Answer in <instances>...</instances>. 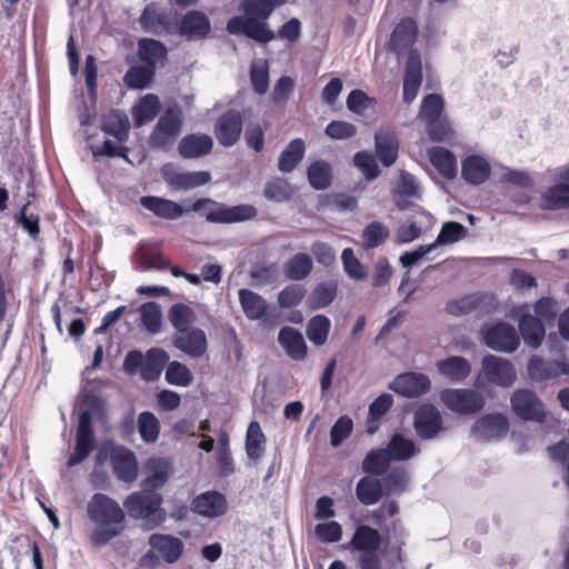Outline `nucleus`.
I'll return each mask as SVG.
<instances>
[{
  "label": "nucleus",
  "instance_id": "46",
  "mask_svg": "<svg viewBox=\"0 0 569 569\" xmlns=\"http://www.w3.org/2000/svg\"><path fill=\"white\" fill-rule=\"evenodd\" d=\"M266 436L262 432L260 423L251 421L246 435V452L251 460H259L264 451Z\"/></svg>",
  "mask_w": 569,
  "mask_h": 569
},
{
  "label": "nucleus",
  "instance_id": "24",
  "mask_svg": "<svg viewBox=\"0 0 569 569\" xmlns=\"http://www.w3.org/2000/svg\"><path fill=\"white\" fill-rule=\"evenodd\" d=\"M148 542L167 563L177 562L184 549L181 539L168 533H152Z\"/></svg>",
  "mask_w": 569,
  "mask_h": 569
},
{
  "label": "nucleus",
  "instance_id": "1",
  "mask_svg": "<svg viewBox=\"0 0 569 569\" xmlns=\"http://www.w3.org/2000/svg\"><path fill=\"white\" fill-rule=\"evenodd\" d=\"M139 202L144 209L166 220H177L189 211H193L204 217L208 222L229 224L252 220L258 213L251 204L228 207L210 198L197 199L189 209H183L173 200L157 196H143Z\"/></svg>",
  "mask_w": 569,
  "mask_h": 569
},
{
  "label": "nucleus",
  "instance_id": "41",
  "mask_svg": "<svg viewBox=\"0 0 569 569\" xmlns=\"http://www.w3.org/2000/svg\"><path fill=\"white\" fill-rule=\"evenodd\" d=\"M160 108L158 96L148 93L142 97L132 111L136 126L140 127L152 121L159 113Z\"/></svg>",
  "mask_w": 569,
  "mask_h": 569
},
{
  "label": "nucleus",
  "instance_id": "7",
  "mask_svg": "<svg viewBox=\"0 0 569 569\" xmlns=\"http://www.w3.org/2000/svg\"><path fill=\"white\" fill-rule=\"evenodd\" d=\"M96 448V436L92 425V415L89 410L80 412L76 429V445L69 456L67 466L72 468L83 462Z\"/></svg>",
  "mask_w": 569,
  "mask_h": 569
},
{
  "label": "nucleus",
  "instance_id": "33",
  "mask_svg": "<svg viewBox=\"0 0 569 569\" xmlns=\"http://www.w3.org/2000/svg\"><path fill=\"white\" fill-rule=\"evenodd\" d=\"M169 361L168 352L162 348H150L143 356L141 378L144 381H156Z\"/></svg>",
  "mask_w": 569,
  "mask_h": 569
},
{
  "label": "nucleus",
  "instance_id": "6",
  "mask_svg": "<svg viewBox=\"0 0 569 569\" xmlns=\"http://www.w3.org/2000/svg\"><path fill=\"white\" fill-rule=\"evenodd\" d=\"M181 127L182 114L180 109H166L149 137L150 146L158 149H169L180 133Z\"/></svg>",
  "mask_w": 569,
  "mask_h": 569
},
{
  "label": "nucleus",
  "instance_id": "17",
  "mask_svg": "<svg viewBox=\"0 0 569 569\" xmlns=\"http://www.w3.org/2000/svg\"><path fill=\"white\" fill-rule=\"evenodd\" d=\"M509 430V421L501 413H489L476 420L471 428L472 435L483 441L501 439Z\"/></svg>",
  "mask_w": 569,
  "mask_h": 569
},
{
  "label": "nucleus",
  "instance_id": "20",
  "mask_svg": "<svg viewBox=\"0 0 569 569\" xmlns=\"http://www.w3.org/2000/svg\"><path fill=\"white\" fill-rule=\"evenodd\" d=\"M529 377L538 382H543L560 376L569 375V359L563 361L545 360L532 356L528 362Z\"/></svg>",
  "mask_w": 569,
  "mask_h": 569
},
{
  "label": "nucleus",
  "instance_id": "14",
  "mask_svg": "<svg viewBox=\"0 0 569 569\" xmlns=\"http://www.w3.org/2000/svg\"><path fill=\"white\" fill-rule=\"evenodd\" d=\"M485 343L497 351L512 352L519 346V337L515 328L506 322H497L483 335Z\"/></svg>",
  "mask_w": 569,
  "mask_h": 569
},
{
  "label": "nucleus",
  "instance_id": "44",
  "mask_svg": "<svg viewBox=\"0 0 569 569\" xmlns=\"http://www.w3.org/2000/svg\"><path fill=\"white\" fill-rule=\"evenodd\" d=\"M386 541L385 545H391V552L398 561H402V549L406 545V537L408 535L400 518L390 521V526L385 528Z\"/></svg>",
  "mask_w": 569,
  "mask_h": 569
},
{
  "label": "nucleus",
  "instance_id": "52",
  "mask_svg": "<svg viewBox=\"0 0 569 569\" xmlns=\"http://www.w3.org/2000/svg\"><path fill=\"white\" fill-rule=\"evenodd\" d=\"M338 286L335 281L320 282L309 296L311 309H321L329 306L337 296Z\"/></svg>",
  "mask_w": 569,
  "mask_h": 569
},
{
  "label": "nucleus",
  "instance_id": "62",
  "mask_svg": "<svg viewBox=\"0 0 569 569\" xmlns=\"http://www.w3.org/2000/svg\"><path fill=\"white\" fill-rule=\"evenodd\" d=\"M241 9L248 19L266 22L276 8L267 0H243Z\"/></svg>",
  "mask_w": 569,
  "mask_h": 569
},
{
  "label": "nucleus",
  "instance_id": "9",
  "mask_svg": "<svg viewBox=\"0 0 569 569\" xmlns=\"http://www.w3.org/2000/svg\"><path fill=\"white\" fill-rule=\"evenodd\" d=\"M141 28L149 33L160 36L174 34L177 21L170 11L159 8L154 2L148 3L139 17Z\"/></svg>",
  "mask_w": 569,
  "mask_h": 569
},
{
  "label": "nucleus",
  "instance_id": "12",
  "mask_svg": "<svg viewBox=\"0 0 569 569\" xmlns=\"http://www.w3.org/2000/svg\"><path fill=\"white\" fill-rule=\"evenodd\" d=\"M227 30L231 34H244L260 43H268L274 39V32L267 22L248 17L236 16L227 23Z\"/></svg>",
  "mask_w": 569,
  "mask_h": 569
},
{
  "label": "nucleus",
  "instance_id": "57",
  "mask_svg": "<svg viewBox=\"0 0 569 569\" xmlns=\"http://www.w3.org/2000/svg\"><path fill=\"white\" fill-rule=\"evenodd\" d=\"M166 381L172 386L188 387L193 381V376L186 365L177 360L168 361Z\"/></svg>",
  "mask_w": 569,
  "mask_h": 569
},
{
  "label": "nucleus",
  "instance_id": "54",
  "mask_svg": "<svg viewBox=\"0 0 569 569\" xmlns=\"http://www.w3.org/2000/svg\"><path fill=\"white\" fill-rule=\"evenodd\" d=\"M308 180L310 186L317 190L327 189L331 183V168L322 160L312 162L308 170Z\"/></svg>",
  "mask_w": 569,
  "mask_h": 569
},
{
  "label": "nucleus",
  "instance_id": "10",
  "mask_svg": "<svg viewBox=\"0 0 569 569\" xmlns=\"http://www.w3.org/2000/svg\"><path fill=\"white\" fill-rule=\"evenodd\" d=\"M513 413L523 421L542 422L546 411L538 396L528 389H517L510 397Z\"/></svg>",
  "mask_w": 569,
  "mask_h": 569
},
{
  "label": "nucleus",
  "instance_id": "25",
  "mask_svg": "<svg viewBox=\"0 0 569 569\" xmlns=\"http://www.w3.org/2000/svg\"><path fill=\"white\" fill-rule=\"evenodd\" d=\"M137 56L143 66L157 71L158 64L163 66L168 59V49L159 40L141 38L138 40Z\"/></svg>",
  "mask_w": 569,
  "mask_h": 569
},
{
  "label": "nucleus",
  "instance_id": "48",
  "mask_svg": "<svg viewBox=\"0 0 569 569\" xmlns=\"http://www.w3.org/2000/svg\"><path fill=\"white\" fill-rule=\"evenodd\" d=\"M284 274L290 280H302L312 271V260L307 253H296L283 266Z\"/></svg>",
  "mask_w": 569,
  "mask_h": 569
},
{
  "label": "nucleus",
  "instance_id": "61",
  "mask_svg": "<svg viewBox=\"0 0 569 569\" xmlns=\"http://www.w3.org/2000/svg\"><path fill=\"white\" fill-rule=\"evenodd\" d=\"M445 102L440 94L429 93L421 102L420 114L427 123L437 122L443 111Z\"/></svg>",
  "mask_w": 569,
  "mask_h": 569
},
{
  "label": "nucleus",
  "instance_id": "23",
  "mask_svg": "<svg viewBox=\"0 0 569 569\" xmlns=\"http://www.w3.org/2000/svg\"><path fill=\"white\" fill-rule=\"evenodd\" d=\"M211 30L209 18L202 11L190 10L177 22L176 33L189 40L204 39Z\"/></svg>",
  "mask_w": 569,
  "mask_h": 569
},
{
  "label": "nucleus",
  "instance_id": "8",
  "mask_svg": "<svg viewBox=\"0 0 569 569\" xmlns=\"http://www.w3.org/2000/svg\"><path fill=\"white\" fill-rule=\"evenodd\" d=\"M440 400L451 411L460 415L479 412L485 407V399L473 389H445Z\"/></svg>",
  "mask_w": 569,
  "mask_h": 569
},
{
  "label": "nucleus",
  "instance_id": "63",
  "mask_svg": "<svg viewBox=\"0 0 569 569\" xmlns=\"http://www.w3.org/2000/svg\"><path fill=\"white\" fill-rule=\"evenodd\" d=\"M547 450L549 458L563 467V482L569 490V441L560 440Z\"/></svg>",
  "mask_w": 569,
  "mask_h": 569
},
{
  "label": "nucleus",
  "instance_id": "60",
  "mask_svg": "<svg viewBox=\"0 0 569 569\" xmlns=\"http://www.w3.org/2000/svg\"><path fill=\"white\" fill-rule=\"evenodd\" d=\"M148 469L149 475L143 481L142 489L157 491L169 479L167 467L160 460H152L148 463Z\"/></svg>",
  "mask_w": 569,
  "mask_h": 569
},
{
  "label": "nucleus",
  "instance_id": "53",
  "mask_svg": "<svg viewBox=\"0 0 569 569\" xmlns=\"http://www.w3.org/2000/svg\"><path fill=\"white\" fill-rule=\"evenodd\" d=\"M331 322L328 317L317 315L307 325L306 333L308 339L316 346H322L328 339Z\"/></svg>",
  "mask_w": 569,
  "mask_h": 569
},
{
  "label": "nucleus",
  "instance_id": "22",
  "mask_svg": "<svg viewBox=\"0 0 569 569\" xmlns=\"http://www.w3.org/2000/svg\"><path fill=\"white\" fill-rule=\"evenodd\" d=\"M430 379L425 373L406 372L399 375L390 385L396 393L413 398L427 393L430 389Z\"/></svg>",
  "mask_w": 569,
  "mask_h": 569
},
{
  "label": "nucleus",
  "instance_id": "38",
  "mask_svg": "<svg viewBox=\"0 0 569 569\" xmlns=\"http://www.w3.org/2000/svg\"><path fill=\"white\" fill-rule=\"evenodd\" d=\"M306 144L301 138L292 139L278 159V169L283 173L292 172L305 157Z\"/></svg>",
  "mask_w": 569,
  "mask_h": 569
},
{
  "label": "nucleus",
  "instance_id": "13",
  "mask_svg": "<svg viewBox=\"0 0 569 569\" xmlns=\"http://www.w3.org/2000/svg\"><path fill=\"white\" fill-rule=\"evenodd\" d=\"M481 365L483 377L497 386L509 387L517 378L513 365L507 359L488 355L483 357Z\"/></svg>",
  "mask_w": 569,
  "mask_h": 569
},
{
  "label": "nucleus",
  "instance_id": "55",
  "mask_svg": "<svg viewBox=\"0 0 569 569\" xmlns=\"http://www.w3.org/2000/svg\"><path fill=\"white\" fill-rule=\"evenodd\" d=\"M380 481L383 485L385 496H399L407 489L408 477L403 468H393L386 472Z\"/></svg>",
  "mask_w": 569,
  "mask_h": 569
},
{
  "label": "nucleus",
  "instance_id": "34",
  "mask_svg": "<svg viewBox=\"0 0 569 569\" xmlns=\"http://www.w3.org/2000/svg\"><path fill=\"white\" fill-rule=\"evenodd\" d=\"M278 340L291 359L303 360L307 357V345L297 329L292 327L281 328Z\"/></svg>",
  "mask_w": 569,
  "mask_h": 569
},
{
  "label": "nucleus",
  "instance_id": "40",
  "mask_svg": "<svg viewBox=\"0 0 569 569\" xmlns=\"http://www.w3.org/2000/svg\"><path fill=\"white\" fill-rule=\"evenodd\" d=\"M393 398L389 393H382L377 397L370 405L366 421L368 435H373L380 427V419L391 409Z\"/></svg>",
  "mask_w": 569,
  "mask_h": 569
},
{
  "label": "nucleus",
  "instance_id": "18",
  "mask_svg": "<svg viewBox=\"0 0 569 569\" xmlns=\"http://www.w3.org/2000/svg\"><path fill=\"white\" fill-rule=\"evenodd\" d=\"M242 117L239 112L228 110L222 113L214 124V136L223 147L236 144L242 132Z\"/></svg>",
  "mask_w": 569,
  "mask_h": 569
},
{
  "label": "nucleus",
  "instance_id": "50",
  "mask_svg": "<svg viewBox=\"0 0 569 569\" xmlns=\"http://www.w3.org/2000/svg\"><path fill=\"white\" fill-rule=\"evenodd\" d=\"M400 507L397 500L385 501L381 506L369 513V519L381 529L385 535V528L390 526V521L399 518Z\"/></svg>",
  "mask_w": 569,
  "mask_h": 569
},
{
  "label": "nucleus",
  "instance_id": "2",
  "mask_svg": "<svg viewBox=\"0 0 569 569\" xmlns=\"http://www.w3.org/2000/svg\"><path fill=\"white\" fill-rule=\"evenodd\" d=\"M86 511L89 520L96 526L91 541L97 547L107 545L120 536L126 528L124 509L106 493H93L87 503Z\"/></svg>",
  "mask_w": 569,
  "mask_h": 569
},
{
  "label": "nucleus",
  "instance_id": "28",
  "mask_svg": "<svg viewBox=\"0 0 569 569\" xmlns=\"http://www.w3.org/2000/svg\"><path fill=\"white\" fill-rule=\"evenodd\" d=\"M422 82V69L420 58L416 52H411L405 68L403 76V101L411 103L419 91Z\"/></svg>",
  "mask_w": 569,
  "mask_h": 569
},
{
  "label": "nucleus",
  "instance_id": "3",
  "mask_svg": "<svg viewBox=\"0 0 569 569\" xmlns=\"http://www.w3.org/2000/svg\"><path fill=\"white\" fill-rule=\"evenodd\" d=\"M163 497L154 490L141 489L129 493L123 500V509L130 519L141 522L144 531L159 528L167 520Z\"/></svg>",
  "mask_w": 569,
  "mask_h": 569
},
{
  "label": "nucleus",
  "instance_id": "30",
  "mask_svg": "<svg viewBox=\"0 0 569 569\" xmlns=\"http://www.w3.org/2000/svg\"><path fill=\"white\" fill-rule=\"evenodd\" d=\"M213 147L212 138L204 133H191L184 136L178 146L182 158L194 159L211 152Z\"/></svg>",
  "mask_w": 569,
  "mask_h": 569
},
{
  "label": "nucleus",
  "instance_id": "31",
  "mask_svg": "<svg viewBox=\"0 0 569 569\" xmlns=\"http://www.w3.org/2000/svg\"><path fill=\"white\" fill-rule=\"evenodd\" d=\"M239 302L249 320H261L267 317L269 305L259 293L242 288L238 291Z\"/></svg>",
  "mask_w": 569,
  "mask_h": 569
},
{
  "label": "nucleus",
  "instance_id": "45",
  "mask_svg": "<svg viewBox=\"0 0 569 569\" xmlns=\"http://www.w3.org/2000/svg\"><path fill=\"white\" fill-rule=\"evenodd\" d=\"M156 72V70L143 64L132 66L127 70L122 80L127 88L141 90L150 87Z\"/></svg>",
  "mask_w": 569,
  "mask_h": 569
},
{
  "label": "nucleus",
  "instance_id": "42",
  "mask_svg": "<svg viewBox=\"0 0 569 569\" xmlns=\"http://www.w3.org/2000/svg\"><path fill=\"white\" fill-rule=\"evenodd\" d=\"M386 450L392 461L409 460L419 451L415 442L403 437L401 433H395L391 437Z\"/></svg>",
  "mask_w": 569,
  "mask_h": 569
},
{
  "label": "nucleus",
  "instance_id": "64",
  "mask_svg": "<svg viewBox=\"0 0 569 569\" xmlns=\"http://www.w3.org/2000/svg\"><path fill=\"white\" fill-rule=\"evenodd\" d=\"M250 81L254 92L263 94L269 88V66L267 60H259L251 66Z\"/></svg>",
  "mask_w": 569,
  "mask_h": 569
},
{
  "label": "nucleus",
  "instance_id": "5",
  "mask_svg": "<svg viewBox=\"0 0 569 569\" xmlns=\"http://www.w3.org/2000/svg\"><path fill=\"white\" fill-rule=\"evenodd\" d=\"M107 458L118 480L131 483L137 479L139 466L132 450L122 445L103 446L97 455V462L102 463Z\"/></svg>",
  "mask_w": 569,
  "mask_h": 569
},
{
  "label": "nucleus",
  "instance_id": "39",
  "mask_svg": "<svg viewBox=\"0 0 569 569\" xmlns=\"http://www.w3.org/2000/svg\"><path fill=\"white\" fill-rule=\"evenodd\" d=\"M519 330L525 343L531 348H538L545 337V326L531 315H522L519 319Z\"/></svg>",
  "mask_w": 569,
  "mask_h": 569
},
{
  "label": "nucleus",
  "instance_id": "37",
  "mask_svg": "<svg viewBox=\"0 0 569 569\" xmlns=\"http://www.w3.org/2000/svg\"><path fill=\"white\" fill-rule=\"evenodd\" d=\"M431 164L446 179H453L457 174L456 156L445 147H432L428 151Z\"/></svg>",
  "mask_w": 569,
  "mask_h": 569
},
{
  "label": "nucleus",
  "instance_id": "16",
  "mask_svg": "<svg viewBox=\"0 0 569 569\" xmlns=\"http://www.w3.org/2000/svg\"><path fill=\"white\" fill-rule=\"evenodd\" d=\"M492 307L493 296L486 292H475L450 300L446 305V311L449 315L460 317L473 311L489 312Z\"/></svg>",
  "mask_w": 569,
  "mask_h": 569
},
{
  "label": "nucleus",
  "instance_id": "56",
  "mask_svg": "<svg viewBox=\"0 0 569 569\" xmlns=\"http://www.w3.org/2000/svg\"><path fill=\"white\" fill-rule=\"evenodd\" d=\"M142 326L150 333H158L161 329V310L160 306L154 302L142 303L139 308Z\"/></svg>",
  "mask_w": 569,
  "mask_h": 569
},
{
  "label": "nucleus",
  "instance_id": "58",
  "mask_svg": "<svg viewBox=\"0 0 569 569\" xmlns=\"http://www.w3.org/2000/svg\"><path fill=\"white\" fill-rule=\"evenodd\" d=\"M389 229L382 222H370L362 231L363 246L366 249L377 248L389 238Z\"/></svg>",
  "mask_w": 569,
  "mask_h": 569
},
{
  "label": "nucleus",
  "instance_id": "59",
  "mask_svg": "<svg viewBox=\"0 0 569 569\" xmlns=\"http://www.w3.org/2000/svg\"><path fill=\"white\" fill-rule=\"evenodd\" d=\"M292 189L289 182L283 178L270 179L263 189V196L274 202L287 201L291 198Z\"/></svg>",
  "mask_w": 569,
  "mask_h": 569
},
{
  "label": "nucleus",
  "instance_id": "15",
  "mask_svg": "<svg viewBox=\"0 0 569 569\" xmlns=\"http://www.w3.org/2000/svg\"><path fill=\"white\" fill-rule=\"evenodd\" d=\"M413 427L420 439H433L442 430L441 415L433 405H421L415 412Z\"/></svg>",
  "mask_w": 569,
  "mask_h": 569
},
{
  "label": "nucleus",
  "instance_id": "11",
  "mask_svg": "<svg viewBox=\"0 0 569 569\" xmlns=\"http://www.w3.org/2000/svg\"><path fill=\"white\" fill-rule=\"evenodd\" d=\"M161 176L173 191H188L204 186L211 180L208 171H181L171 163L161 168Z\"/></svg>",
  "mask_w": 569,
  "mask_h": 569
},
{
  "label": "nucleus",
  "instance_id": "26",
  "mask_svg": "<svg viewBox=\"0 0 569 569\" xmlns=\"http://www.w3.org/2000/svg\"><path fill=\"white\" fill-rule=\"evenodd\" d=\"M417 33L418 26L412 18L407 17L401 19L390 36V50L397 54H401L413 44Z\"/></svg>",
  "mask_w": 569,
  "mask_h": 569
},
{
  "label": "nucleus",
  "instance_id": "4",
  "mask_svg": "<svg viewBox=\"0 0 569 569\" xmlns=\"http://www.w3.org/2000/svg\"><path fill=\"white\" fill-rule=\"evenodd\" d=\"M386 533L369 525H358L351 539L343 546L351 552H357L359 569H381L380 549L385 545Z\"/></svg>",
  "mask_w": 569,
  "mask_h": 569
},
{
  "label": "nucleus",
  "instance_id": "21",
  "mask_svg": "<svg viewBox=\"0 0 569 569\" xmlns=\"http://www.w3.org/2000/svg\"><path fill=\"white\" fill-rule=\"evenodd\" d=\"M226 497L216 490H209L194 497L191 501V510L206 518H218L227 512Z\"/></svg>",
  "mask_w": 569,
  "mask_h": 569
},
{
  "label": "nucleus",
  "instance_id": "29",
  "mask_svg": "<svg viewBox=\"0 0 569 569\" xmlns=\"http://www.w3.org/2000/svg\"><path fill=\"white\" fill-rule=\"evenodd\" d=\"M491 174L490 163L481 156H467L461 163V177L469 184L486 182Z\"/></svg>",
  "mask_w": 569,
  "mask_h": 569
},
{
  "label": "nucleus",
  "instance_id": "32",
  "mask_svg": "<svg viewBox=\"0 0 569 569\" xmlns=\"http://www.w3.org/2000/svg\"><path fill=\"white\" fill-rule=\"evenodd\" d=\"M439 373L451 382H462L471 373V363L463 357L450 356L437 362Z\"/></svg>",
  "mask_w": 569,
  "mask_h": 569
},
{
  "label": "nucleus",
  "instance_id": "27",
  "mask_svg": "<svg viewBox=\"0 0 569 569\" xmlns=\"http://www.w3.org/2000/svg\"><path fill=\"white\" fill-rule=\"evenodd\" d=\"M399 139L390 130H380L375 134L376 154L383 167H391L398 159Z\"/></svg>",
  "mask_w": 569,
  "mask_h": 569
},
{
  "label": "nucleus",
  "instance_id": "47",
  "mask_svg": "<svg viewBox=\"0 0 569 569\" xmlns=\"http://www.w3.org/2000/svg\"><path fill=\"white\" fill-rule=\"evenodd\" d=\"M541 208L560 210L569 208V188L561 183L549 187L541 197Z\"/></svg>",
  "mask_w": 569,
  "mask_h": 569
},
{
  "label": "nucleus",
  "instance_id": "43",
  "mask_svg": "<svg viewBox=\"0 0 569 569\" xmlns=\"http://www.w3.org/2000/svg\"><path fill=\"white\" fill-rule=\"evenodd\" d=\"M391 461L386 448L372 449L362 460V470L369 476H383Z\"/></svg>",
  "mask_w": 569,
  "mask_h": 569
},
{
  "label": "nucleus",
  "instance_id": "51",
  "mask_svg": "<svg viewBox=\"0 0 569 569\" xmlns=\"http://www.w3.org/2000/svg\"><path fill=\"white\" fill-rule=\"evenodd\" d=\"M168 319L176 332L191 329L196 319L194 311L184 303H174L168 311Z\"/></svg>",
  "mask_w": 569,
  "mask_h": 569
},
{
  "label": "nucleus",
  "instance_id": "19",
  "mask_svg": "<svg viewBox=\"0 0 569 569\" xmlns=\"http://www.w3.org/2000/svg\"><path fill=\"white\" fill-rule=\"evenodd\" d=\"M172 346L191 358H200L208 349L207 336L200 328L174 332Z\"/></svg>",
  "mask_w": 569,
  "mask_h": 569
},
{
  "label": "nucleus",
  "instance_id": "36",
  "mask_svg": "<svg viewBox=\"0 0 569 569\" xmlns=\"http://www.w3.org/2000/svg\"><path fill=\"white\" fill-rule=\"evenodd\" d=\"M356 497L365 506H373L385 497L383 485L380 479L365 476L356 485Z\"/></svg>",
  "mask_w": 569,
  "mask_h": 569
},
{
  "label": "nucleus",
  "instance_id": "35",
  "mask_svg": "<svg viewBox=\"0 0 569 569\" xmlns=\"http://www.w3.org/2000/svg\"><path fill=\"white\" fill-rule=\"evenodd\" d=\"M101 130L112 136L119 143H124L129 139L130 122L123 112L112 110L103 117Z\"/></svg>",
  "mask_w": 569,
  "mask_h": 569
},
{
  "label": "nucleus",
  "instance_id": "49",
  "mask_svg": "<svg viewBox=\"0 0 569 569\" xmlns=\"http://www.w3.org/2000/svg\"><path fill=\"white\" fill-rule=\"evenodd\" d=\"M137 429L146 443H154L160 436V421L151 411H142L138 416Z\"/></svg>",
  "mask_w": 569,
  "mask_h": 569
}]
</instances>
